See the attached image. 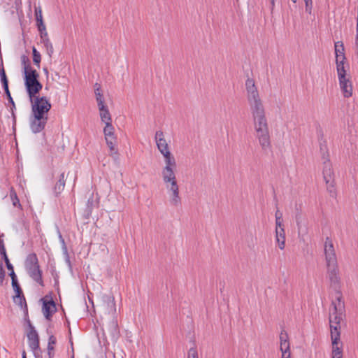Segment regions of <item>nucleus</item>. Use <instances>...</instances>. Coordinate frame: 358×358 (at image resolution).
Segmentation results:
<instances>
[{"label":"nucleus","mask_w":358,"mask_h":358,"mask_svg":"<svg viewBox=\"0 0 358 358\" xmlns=\"http://www.w3.org/2000/svg\"><path fill=\"white\" fill-rule=\"evenodd\" d=\"M155 141L159 152L163 159L160 176L166 189L170 196L171 202L177 204L180 201L179 186L176 178L178 164L174 155L171 152L164 132L158 130L155 134Z\"/></svg>","instance_id":"f257e3e1"},{"label":"nucleus","mask_w":358,"mask_h":358,"mask_svg":"<svg viewBox=\"0 0 358 358\" xmlns=\"http://www.w3.org/2000/svg\"><path fill=\"white\" fill-rule=\"evenodd\" d=\"M95 100L97 106L100 122L103 125L104 140L109 149L110 155L114 157L118 154L117 149V136L113 125L112 115L107 103V99L99 84L94 85Z\"/></svg>","instance_id":"f03ea898"},{"label":"nucleus","mask_w":358,"mask_h":358,"mask_svg":"<svg viewBox=\"0 0 358 358\" xmlns=\"http://www.w3.org/2000/svg\"><path fill=\"white\" fill-rule=\"evenodd\" d=\"M253 117L254 133L263 149L268 147V121L264 106L251 108Z\"/></svg>","instance_id":"7ed1b4c3"},{"label":"nucleus","mask_w":358,"mask_h":358,"mask_svg":"<svg viewBox=\"0 0 358 358\" xmlns=\"http://www.w3.org/2000/svg\"><path fill=\"white\" fill-rule=\"evenodd\" d=\"M25 85L30 99L36 96V94L42 89V85L38 80V74L36 70L29 67L24 68Z\"/></svg>","instance_id":"20e7f679"},{"label":"nucleus","mask_w":358,"mask_h":358,"mask_svg":"<svg viewBox=\"0 0 358 358\" xmlns=\"http://www.w3.org/2000/svg\"><path fill=\"white\" fill-rule=\"evenodd\" d=\"M323 178L327 185V190L330 196L336 198L337 193L335 188L334 173L330 160L323 162Z\"/></svg>","instance_id":"39448f33"},{"label":"nucleus","mask_w":358,"mask_h":358,"mask_svg":"<svg viewBox=\"0 0 358 358\" xmlns=\"http://www.w3.org/2000/svg\"><path fill=\"white\" fill-rule=\"evenodd\" d=\"M247 97L250 108L263 106L255 80L248 78L245 81Z\"/></svg>","instance_id":"423d86ee"},{"label":"nucleus","mask_w":358,"mask_h":358,"mask_svg":"<svg viewBox=\"0 0 358 358\" xmlns=\"http://www.w3.org/2000/svg\"><path fill=\"white\" fill-rule=\"evenodd\" d=\"M32 103V114L48 117L51 104L45 97H34L30 99Z\"/></svg>","instance_id":"0eeeda50"},{"label":"nucleus","mask_w":358,"mask_h":358,"mask_svg":"<svg viewBox=\"0 0 358 358\" xmlns=\"http://www.w3.org/2000/svg\"><path fill=\"white\" fill-rule=\"evenodd\" d=\"M336 299L337 301V303L336 301H332L331 303V305L334 306V311L332 313L334 317H332V315H330L329 324L331 325L333 323H334L336 324L335 326L340 327L339 324L341 323V321L342 320V315L344 310V302L341 301V294H340L339 296H336Z\"/></svg>","instance_id":"6e6552de"},{"label":"nucleus","mask_w":358,"mask_h":358,"mask_svg":"<svg viewBox=\"0 0 358 358\" xmlns=\"http://www.w3.org/2000/svg\"><path fill=\"white\" fill-rule=\"evenodd\" d=\"M338 273L339 271L337 264L336 266L331 265L330 267H328V276L330 281V287L336 291L337 296H339L340 294L342 295L340 290L341 282Z\"/></svg>","instance_id":"1a4fd4ad"},{"label":"nucleus","mask_w":358,"mask_h":358,"mask_svg":"<svg viewBox=\"0 0 358 358\" xmlns=\"http://www.w3.org/2000/svg\"><path fill=\"white\" fill-rule=\"evenodd\" d=\"M26 264L31 277L35 281L40 282L41 280V274L37 264V258L36 255L29 256Z\"/></svg>","instance_id":"9d476101"},{"label":"nucleus","mask_w":358,"mask_h":358,"mask_svg":"<svg viewBox=\"0 0 358 358\" xmlns=\"http://www.w3.org/2000/svg\"><path fill=\"white\" fill-rule=\"evenodd\" d=\"M324 253H325L327 267H330L331 265L336 266V264H337L336 253H335L332 241L329 237H327L326 240H325Z\"/></svg>","instance_id":"9b49d317"},{"label":"nucleus","mask_w":358,"mask_h":358,"mask_svg":"<svg viewBox=\"0 0 358 358\" xmlns=\"http://www.w3.org/2000/svg\"><path fill=\"white\" fill-rule=\"evenodd\" d=\"M48 117L32 114L30 119L31 129L34 133H38L44 129Z\"/></svg>","instance_id":"f8f14e48"},{"label":"nucleus","mask_w":358,"mask_h":358,"mask_svg":"<svg viewBox=\"0 0 358 358\" xmlns=\"http://www.w3.org/2000/svg\"><path fill=\"white\" fill-rule=\"evenodd\" d=\"M41 301L43 302V313L45 318L49 320L50 316L56 311L55 303L49 296H45L41 299Z\"/></svg>","instance_id":"ddd939ff"},{"label":"nucleus","mask_w":358,"mask_h":358,"mask_svg":"<svg viewBox=\"0 0 358 358\" xmlns=\"http://www.w3.org/2000/svg\"><path fill=\"white\" fill-rule=\"evenodd\" d=\"M341 90L345 98L352 96V85L350 78L339 79Z\"/></svg>","instance_id":"4468645a"},{"label":"nucleus","mask_w":358,"mask_h":358,"mask_svg":"<svg viewBox=\"0 0 358 358\" xmlns=\"http://www.w3.org/2000/svg\"><path fill=\"white\" fill-rule=\"evenodd\" d=\"M345 61H341L336 59V70L338 73V78L339 79L350 78V75L347 74V71L344 66Z\"/></svg>","instance_id":"2eb2a0df"},{"label":"nucleus","mask_w":358,"mask_h":358,"mask_svg":"<svg viewBox=\"0 0 358 358\" xmlns=\"http://www.w3.org/2000/svg\"><path fill=\"white\" fill-rule=\"evenodd\" d=\"M345 48L343 43L342 41H338L335 43V53L336 59L345 61L346 59L345 55Z\"/></svg>","instance_id":"dca6fc26"},{"label":"nucleus","mask_w":358,"mask_h":358,"mask_svg":"<svg viewBox=\"0 0 358 358\" xmlns=\"http://www.w3.org/2000/svg\"><path fill=\"white\" fill-rule=\"evenodd\" d=\"M276 241L280 249L282 250L285 248V234L283 227L278 228L275 229Z\"/></svg>","instance_id":"f3484780"},{"label":"nucleus","mask_w":358,"mask_h":358,"mask_svg":"<svg viewBox=\"0 0 358 358\" xmlns=\"http://www.w3.org/2000/svg\"><path fill=\"white\" fill-rule=\"evenodd\" d=\"M330 328H331V337L332 345H338V342L340 341V336H341L340 329H341V327L331 324Z\"/></svg>","instance_id":"a211bd4d"},{"label":"nucleus","mask_w":358,"mask_h":358,"mask_svg":"<svg viewBox=\"0 0 358 358\" xmlns=\"http://www.w3.org/2000/svg\"><path fill=\"white\" fill-rule=\"evenodd\" d=\"M29 346L32 350H35L38 347V334L36 331L31 330L27 335Z\"/></svg>","instance_id":"6ab92c4d"},{"label":"nucleus","mask_w":358,"mask_h":358,"mask_svg":"<svg viewBox=\"0 0 358 358\" xmlns=\"http://www.w3.org/2000/svg\"><path fill=\"white\" fill-rule=\"evenodd\" d=\"M12 285L15 292V295L13 297L14 301L22 306L23 303V299L20 296V287L17 285L16 279L12 280Z\"/></svg>","instance_id":"aec40b11"},{"label":"nucleus","mask_w":358,"mask_h":358,"mask_svg":"<svg viewBox=\"0 0 358 358\" xmlns=\"http://www.w3.org/2000/svg\"><path fill=\"white\" fill-rule=\"evenodd\" d=\"M280 350L282 352V358H290L289 343H280Z\"/></svg>","instance_id":"412c9836"},{"label":"nucleus","mask_w":358,"mask_h":358,"mask_svg":"<svg viewBox=\"0 0 358 358\" xmlns=\"http://www.w3.org/2000/svg\"><path fill=\"white\" fill-rule=\"evenodd\" d=\"M56 343V338L53 336H50L48 345V353L49 358H52L54 356V346Z\"/></svg>","instance_id":"4be33fe9"},{"label":"nucleus","mask_w":358,"mask_h":358,"mask_svg":"<svg viewBox=\"0 0 358 358\" xmlns=\"http://www.w3.org/2000/svg\"><path fill=\"white\" fill-rule=\"evenodd\" d=\"M65 186V179H64V174L62 173L60 176V178L59 179L58 182H57L55 185V191L57 193H60L64 188Z\"/></svg>","instance_id":"5701e85b"},{"label":"nucleus","mask_w":358,"mask_h":358,"mask_svg":"<svg viewBox=\"0 0 358 358\" xmlns=\"http://www.w3.org/2000/svg\"><path fill=\"white\" fill-rule=\"evenodd\" d=\"M332 358L343 357V350L341 347H338V345H332Z\"/></svg>","instance_id":"b1692460"},{"label":"nucleus","mask_w":358,"mask_h":358,"mask_svg":"<svg viewBox=\"0 0 358 358\" xmlns=\"http://www.w3.org/2000/svg\"><path fill=\"white\" fill-rule=\"evenodd\" d=\"M282 213L277 209L275 212V223L276 227L280 228L283 227Z\"/></svg>","instance_id":"393cba45"},{"label":"nucleus","mask_w":358,"mask_h":358,"mask_svg":"<svg viewBox=\"0 0 358 358\" xmlns=\"http://www.w3.org/2000/svg\"><path fill=\"white\" fill-rule=\"evenodd\" d=\"M35 18L36 22H43V15L42 10L40 6H35Z\"/></svg>","instance_id":"a878e982"},{"label":"nucleus","mask_w":358,"mask_h":358,"mask_svg":"<svg viewBox=\"0 0 358 358\" xmlns=\"http://www.w3.org/2000/svg\"><path fill=\"white\" fill-rule=\"evenodd\" d=\"M37 27L40 32L41 37L45 41L47 37V32L45 24H37Z\"/></svg>","instance_id":"bb28decb"},{"label":"nucleus","mask_w":358,"mask_h":358,"mask_svg":"<svg viewBox=\"0 0 358 358\" xmlns=\"http://www.w3.org/2000/svg\"><path fill=\"white\" fill-rule=\"evenodd\" d=\"M32 52L34 62L36 64L39 65L41 62V54L39 53V52L37 51V50L34 47L32 49Z\"/></svg>","instance_id":"cd10ccee"},{"label":"nucleus","mask_w":358,"mask_h":358,"mask_svg":"<svg viewBox=\"0 0 358 358\" xmlns=\"http://www.w3.org/2000/svg\"><path fill=\"white\" fill-rule=\"evenodd\" d=\"M10 198L12 199L13 204L14 206H19V207L20 206L19 199H18L17 194L15 192H10Z\"/></svg>","instance_id":"c85d7f7f"},{"label":"nucleus","mask_w":358,"mask_h":358,"mask_svg":"<svg viewBox=\"0 0 358 358\" xmlns=\"http://www.w3.org/2000/svg\"><path fill=\"white\" fill-rule=\"evenodd\" d=\"M187 358H199L198 352L195 348H191L187 352Z\"/></svg>","instance_id":"c756f323"},{"label":"nucleus","mask_w":358,"mask_h":358,"mask_svg":"<svg viewBox=\"0 0 358 358\" xmlns=\"http://www.w3.org/2000/svg\"><path fill=\"white\" fill-rule=\"evenodd\" d=\"M280 343L289 341L288 334L285 330H282L280 333Z\"/></svg>","instance_id":"7c9ffc66"},{"label":"nucleus","mask_w":358,"mask_h":358,"mask_svg":"<svg viewBox=\"0 0 358 358\" xmlns=\"http://www.w3.org/2000/svg\"><path fill=\"white\" fill-rule=\"evenodd\" d=\"M6 276L5 271L3 270V264L0 262V285H2Z\"/></svg>","instance_id":"2f4dec72"},{"label":"nucleus","mask_w":358,"mask_h":358,"mask_svg":"<svg viewBox=\"0 0 358 358\" xmlns=\"http://www.w3.org/2000/svg\"><path fill=\"white\" fill-rule=\"evenodd\" d=\"M1 78L3 83L5 89L8 91V81H7L6 76V74H5V72L3 70H2L1 72Z\"/></svg>","instance_id":"473e14b6"},{"label":"nucleus","mask_w":358,"mask_h":358,"mask_svg":"<svg viewBox=\"0 0 358 358\" xmlns=\"http://www.w3.org/2000/svg\"><path fill=\"white\" fill-rule=\"evenodd\" d=\"M1 78L3 83L5 89L8 91V81H7L6 76V74H5V72L3 70H2L1 72Z\"/></svg>","instance_id":"72a5a7b5"},{"label":"nucleus","mask_w":358,"mask_h":358,"mask_svg":"<svg viewBox=\"0 0 358 358\" xmlns=\"http://www.w3.org/2000/svg\"><path fill=\"white\" fill-rule=\"evenodd\" d=\"M0 254L2 255V257L3 258L4 260L8 261V258L7 257L4 245L2 243H0Z\"/></svg>","instance_id":"f704fd0d"},{"label":"nucleus","mask_w":358,"mask_h":358,"mask_svg":"<svg viewBox=\"0 0 358 358\" xmlns=\"http://www.w3.org/2000/svg\"><path fill=\"white\" fill-rule=\"evenodd\" d=\"M320 152H327L328 151L327 142L325 141H324L322 143L320 142Z\"/></svg>","instance_id":"c9c22d12"},{"label":"nucleus","mask_w":358,"mask_h":358,"mask_svg":"<svg viewBox=\"0 0 358 358\" xmlns=\"http://www.w3.org/2000/svg\"><path fill=\"white\" fill-rule=\"evenodd\" d=\"M321 155H322V158L324 159V161H326V160H330L329 159V151H327V152H320Z\"/></svg>","instance_id":"e433bc0d"},{"label":"nucleus","mask_w":358,"mask_h":358,"mask_svg":"<svg viewBox=\"0 0 358 358\" xmlns=\"http://www.w3.org/2000/svg\"><path fill=\"white\" fill-rule=\"evenodd\" d=\"M5 261V263L6 264V266L8 268V269L9 271H13V265L10 263V261L9 259H8V261L7 260H4Z\"/></svg>","instance_id":"4c0bfd02"},{"label":"nucleus","mask_w":358,"mask_h":358,"mask_svg":"<svg viewBox=\"0 0 358 358\" xmlns=\"http://www.w3.org/2000/svg\"><path fill=\"white\" fill-rule=\"evenodd\" d=\"M355 45L358 46V24H357V35L355 39Z\"/></svg>","instance_id":"58836bf2"},{"label":"nucleus","mask_w":358,"mask_h":358,"mask_svg":"<svg viewBox=\"0 0 358 358\" xmlns=\"http://www.w3.org/2000/svg\"><path fill=\"white\" fill-rule=\"evenodd\" d=\"M10 271V277H11V278H12V280H13V279H16V275H15V274L14 270H13V271Z\"/></svg>","instance_id":"ea45409f"},{"label":"nucleus","mask_w":358,"mask_h":358,"mask_svg":"<svg viewBox=\"0 0 358 358\" xmlns=\"http://www.w3.org/2000/svg\"><path fill=\"white\" fill-rule=\"evenodd\" d=\"M110 303H111V305L113 306V311L115 312L116 308H115V303H114L113 299L111 300Z\"/></svg>","instance_id":"a19ab883"},{"label":"nucleus","mask_w":358,"mask_h":358,"mask_svg":"<svg viewBox=\"0 0 358 358\" xmlns=\"http://www.w3.org/2000/svg\"><path fill=\"white\" fill-rule=\"evenodd\" d=\"M304 1H305V3H306V7H308V3H309V2H310V3H312V0H304Z\"/></svg>","instance_id":"79ce46f5"},{"label":"nucleus","mask_w":358,"mask_h":358,"mask_svg":"<svg viewBox=\"0 0 358 358\" xmlns=\"http://www.w3.org/2000/svg\"><path fill=\"white\" fill-rule=\"evenodd\" d=\"M22 358H27L26 357V355H25V352H24L23 354H22Z\"/></svg>","instance_id":"37998d69"},{"label":"nucleus","mask_w":358,"mask_h":358,"mask_svg":"<svg viewBox=\"0 0 358 358\" xmlns=\"http://www.w3.org/2000/svg\"><path fill=\"white\" fill-rule=\"evenodd\" d=\"M357 47V55L358 57V46H356Z\"/></svg>","instance_id":"c03bdc74"},{"label":"nucleus","mask_w":358,"mask_h":358,"mask_svg":"<svg viewBox=\"0 0 358 358\" xmlns=\"http://www.w3.org/2000/svg\"><path fill=\"white\" fill-rule=\"evenodd\" d=\"M271 3H272L273 6L274 5V0L271 1Z\"/></svg>","instance_id":"a18cd8bd"},{"label":"nucleus","mask_w":358,"mask_h":358,"mask_svg":"<svg viewBox=\"0 0 358 358\" xmlns=\"http://www.w3.org/2000/svg\"><path fill=\"white\" fill-rule=\"evenodd\" d=\"M294 3H295L296 1V0H292Z\"/></svg>","instance_id":"49530a36"}]
</instances>
